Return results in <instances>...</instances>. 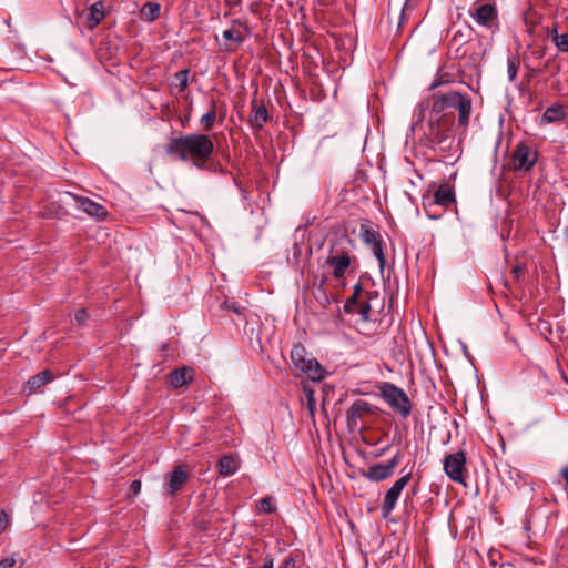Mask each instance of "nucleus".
<instances>
[{
  "label": "nucleus",
  "mask_w": 568,
  "mask_h": 568,
  "mask_svg": "<svg viewBox=\"0 0 568 568\" xmlns=\"http://www.w3.org/2000/svg\"><path fill=\"white\" fill-rule=\"evenodd\" d=\"M214 152V143L206 134H186L170 138L165 144V153L181 161L191 160L192 164L201 170L206 169V162Z\"/></svg>",
  "instance_id": "f257e3e1"
},
{
  "label": "nucleus",
  "mask_w": 568,
  "mask_h": 568,
  "mask_svg": "<svg viewBox=\"0 0 568 568\" xmlns=\"http://www.w3.org/2000/svg\"><path fill=\"white\" fill-rule=\"evenodd\" d=\"M450 110L458 111V126L466 130L473 110L471 99L466 93L447 91L432 95V113L439 115L454 114Z\"/></svg>",
  "instance_id": "f03ea898"
},
{
  "label": "nucleus",
  "mask_w": 568,
  "mask_h": 568,
  "mask_svg": "<svg viewBox=\"0 0 568 568\" xmlns=\"http://www.w3.org/2000/svg\"><path fill=\"white\" fill-rule=\"evenodd\" d=\"M454 123V114L443 115L440 113L439 115H436L430 112V116L427 123L423 126V135L420 141L434 150H449L454 142V138L452 136V129Z\"/></svg>",
  "instance_id": "7ed1b4c3"
},
{
  "label": "nucleus",
  "mask_w": 568,
  "mask_h": 568,
  "mask_svg": "<svg viewBox=\"0 0 568 568\" xmlns=\"http://www.w3.org/2000/svg\"><path fill=\"white\" fill-rule=\"evenodd\" d=\"M343 242H347L352 245V241L346 236L339 239L332 244L329 254L324 262V266L332 267L333 276L336 280L343 278L347 270L352 266V263L356 261V257L351 254L348 248L342 247Z\"/></svg>",
  "instance_id": "20e7f679"
},
{
  "label": "nucleus",
  "mask_w": 568,
  "mask_h": 568,
  "mask_svg": "<svg viewBox=\"0 0 568 568\" xmlns=\"http://www.w3.org/2000/svg\"><path fill=\"white\" fill-rule=\"evenodd\" d=\"M291 359L296 369L305 374L311 381L320 382L327 374L326 369L315 357H307L305 347L296 344L291 351Z\"/></svg>",
  "instance_id": "39448f33"
},
{
  "label": "nucleus",
  "mask_w": 568,
  "mask_h": 568,
  "mask_svg": "<svg viewBox=\"0 0 568 568\" xmlns=\"http://www.w3.org/2000/svg\"><path fill=\"white\" fill-rule=\"evenodd\" d=\"M456 204V194L454 186L448 183H440L433 192L423 196V207L427 215L432 219H437L440 214L433 213L436 206L448 209L450 205Z\"/></svg>",
  "instance_id": "423d86ee"
},
{
  "label": "nucleus",
  "mask_w": 568,
  "mask_h": 568,
  "mask_svg": "<svg viewBox=\"0 0 568 568\" xmlns=\"http://www.w3.org/2000/svg\"><path fill=\"white\" fill-rule=\"evenodd\" d=\"M383 399L398 413L403 418H407L412 412V403L407 394L394 384L385 383L381 387Z\"/></svg>",
  "instance_id": "0eeeda50"
},
{
  "label": "nucleus",
  "mask_w": 568,
  "mask_h": 568,
  "mask_svg": "<svg viewBox=\"0 0 568 568\" xmlns=\"http://www.w3.org/2000/svg\"><path fill=\"white\" fill-rule=\"evenodd\" d=\"M412 471L406 473L400 478H398L392 487L386 491L384 496V500L381 507V515L384 519L388 518L393 510L396 507L398 498L403 491V489L407 486L409 480L412 479Z\"/></svg>",
  "instance_id": "6e6552de"
},
{
  "label": "nucleus",
  "mask_w": 568,
  "mask_h": 568,
  "mask_svg": "<svg viewBox=\"0 0 568 568\" xmlns=\"http://www.w3.org/2000/svg\"><path fill=\"white\" fill-rule=\"evenodd\" d=\"M466 469V456L463 450L448 454L444 458V471L447 477L458 484H465L464 470Z\"/></svg>",
  "instance_id": "1a4fd4ad"
},
{
  "label": "nucleus",
  "mask_w": 568,
  "mask_h": 568,
  "mask_svg": "<svg viewBox=\"0 0 568 568\" xmlns=\"http://www.w3.org/2000/svg\"><path fill=\"white\" fill-rule=\"evenodd\" d=\"M469 14L475 21L488 29L497 28L498 12L494 3L474 4Z\"/></svg>",
  "instance_id": "9d476101"
},
{
  "label": "nucleus",
  "mask_w": 568,
  "mask_h": 568,
  "mask_svg": "<svg viewBox=\"0 0 568 568\" xmlns=\"http://www.w3.org/2000/svg\"><path fill=\"white\" fill-rule=\"evenodd\" d=\"M372 413V405L363 399H356L353 402L346 413L347 426L351 430H355L358 423L368 414Z\"/></svg>",
  "instance_id": "9b49d317"
},
{
  "label": "nucleus",
  "mask_w": 568,
  "mask_h": 568,
  "mask_svg": "<svg viewBox=\"0 0 568 568\" xmlns=\"http://www.w3.org/2000/svg\"><path fill=\"white\" fill-rule=\"evenodd\" d=\"M537 155L531 154L530 149L525 143H519L513 153V165L515 170L529 171L536 163Z\"/></svg>",
  "instance_id": "f8f14e48"
},
{
  "label": "nucleus",
  "mask_w": 568,
  "mask_h": 568,
  "mask_svg": "<svg viewBox=\"0 0 568 568\" xmlns=\"http://www.w3.org/2000/svg\"><path fill=\"white\" fill-rule=\"evenodd\" d=\"M72 197L74 199L78 206L81 210H83L88 215L93 216V217L98 219L99 221H102L106 217L108 211L103 205L92 201L89 197L74 195V194H72Z\"/></svg>",
  "instance_id": "ddd939ff"
},
{
  "label": "nucleus",
  "mask_w": 568,
  "mask_h": 568,
  "mask_svg": "<svg viewBox=\"0 0 568 568\" xmlns=\"http://www.w3.org/2000/svg\"><path fill=\"white\" fill-rule=\"evenodd\" d=\"M166 494L175 496L179 490L182 489L184 484L187 481L189 474L182 466H176L168 475Z\"/></svg>",
  "instance_id": "4468645a"
},
{
  "label": "nucleus",
  "mask_w": 568,
  "mask_h": 568,
  "mask_svg": "<svg viewBox=\"0 0 568 568\" xmlns=\"http://www.w3.org/2000/svg\"><path fill=\"white\" fill-rule=\"evenodd\" d=\"M473 28L470 26H466L464 29H458L452 40L449 41V49H455V58H462L466 54V51L463 50V47L468 43L473 36Z\"/></svg>",
  "instance_id": "2eb2a0df"
},
{
  "label": "nucleus",
  "mask_w": 568,
  "mask_h": 568,
  "mask_svg": "<svg viewBox=\"0 0 568 568\" xmlns=\"http://www.w3.org/2000/svg\"><path fill=\"white\" fill-rule=\"evenodd\" d=\"M194 378V369L190 366H182L170 372L169 381L173 388H180L190 384Z\"/></svg>",
  "instance_id": "dca6fc26"
},
{
  "label": "nucleus",
  "mask_w": 568,
  "mask_h": 568,
  "mask_svg": "<svg viewBox=\"0 0 568 568\" xmlns=\"http://www.w3.org/2000/svg\"><path fill=\"white\" fill-rule=\"evenodd\" d=\"M54 378L53 374L49 369H44L40 372L39 374L30 377L28 382L26 383L23 390L28 395H32L38 393L44 385L52 382Z\"/></svg>",
  "instance_id": "f3484780"
},
{
  "label": "nucleus",
  "mask_w": 568,
  "mask_h": 568,
  "mask_svg": "<svg viewBox=\"0 0 568 568\" xmlns=\"http://www.w3.org/2000/svg\"><path fill=\"white\" fill-rule=\"evenodd\" d=\"M567 118V111L565 105L561 102H555L550 106H548L541 119L540 124H554L564 121Z\"/></svg>",
  "instance_id": "a211bd4d"
},
{
  "label": "nucleus",
  "mask_w": 568,
  "mask_h": 568,
  "mask_svg": "<svg viewBox=\"0 0 568 568\" xmlns=\"http://www.w3.org/2000/svg\"><path fill=\"white\" fill-rule=\"evenodd\" d=\"M394 473L386 464H375L366 470H362V476L375 483L384 481L393 477Z\"/></svg>",
  "instance_id": "6ab92c4d"
},
{
  "label": "nucleus",
  "mask_w": 568,
  "mask_h": 568,
  "mask_svg": "<svg viewBox=\"0 0 568 568\" xmlns=\"http://www.w3.org/2000/svg\"><path fill=\"white\" fill-rule=\"evenodd\" d=\"M268 121V112L264 103H257L256 99L252 100V112L250 124L253 129L260 130Z\"/></svg>",
  "instance_id": "aec40b11"
},
{
  "label": "nucleus",
  "mask_w": 568,
  "mask_h": 568,
  "mask_svg": "<svg viewBox=\"0 0 568 568\" xmlns=\"http://www.w3.org/2000/svg\"><path fill=\"white\" fill-rule=\"evenodd\" d=\"M361 300H377L378 294L376 291H365L361 283H357L353 287V294L344 303V310H351L356 301Z\"/></svg>",
  "instance_id": "412c9836"
},
{
  "label": "nucleus",
  "mask_w": 568,
  "mask_h": 568,
  "mask_svg": "<svg viewBox=\"0 0 568 568\" xmlns=\"http://www.w3.org/2000/svg\"><path fill=\"white\" fill-rule=\"evenodd\" d=\"M373 300H361L358 298L351 310H344L347 314H358L363 322L371 320Z\"/></svg>",
  "instance_id": "4be33fe9"
},
{
  "label": "nucleus",
  "mask_w": 568,
  "mask_h": 568,
  "mask_svg": "<svg viewBox=\"0 0 568 568\" xmlns=\"http://www.w3.org/2000/svg\"><path fill=\"white\" fill-rule=\"evenodd\" d=\"M104 18L103 3L101 1L91 6L90 11L85 19V24L89 29L95 28Z\"/></svg>",
  "instance_id": "5701e85b"
},
{
  "label": "nucleus",
  "mask_w": 568,
  "mask_h": 568,
  "mask_svg": "<svg viewBox=\"0 0 568 568\" xmlns=\"http://www.w3.org/2000/svg\"><path fill=\"white\" fill-rule=\"evenodd\" d=\"M359 235L363 242L368 246L373 245L376 242H383L381 233L372 229L367 223L361 224Z\"/></svg>",
  "instance_id": "b1692460"
},
{
  "label": "nucleus",
  "mask_w": 568,
  "mask_h": 568,
  "mask_svg": "<svg viewBox=\"0 0 568 568\" xmlns=\"http://www.w3.org/2000/svg\"><path fill=\"white\" fill-rule=\"evenodd\" d=\"M239 466L232 456H222L217 463L219 474L222 476H231L236 473Z\"/></svg>",
  "instance_id": "393cba45"
},
{
  "label": "nucleus",
  "mask_w": 568,
  "mask_h": 568,
  "mask_svg": "<svg viewBox=\"0 0 568 568\" xmlns=\"http://www.w3.org/2000/svg\"><path fill=\"white\" fill-rule=\"evenodd\" d=\"M216 121V102L215 100H211L210 110L202 115L200 123L204 131H209L213 128Z\"/></svg>",
  "instance_id": "a878e982"
},
{
  "label": "nucleus",
  "mask_w": 568,
  "mask_h": 568,
  "mask_svg": "<svg viewBox=\"0 0 568 568\" xmlns=\"http://www.w3.org/2000/svg\"><path fill=\"white\" fill-rule=\"evenodd\" d=\"M142 13L146 17L149 21H153L159 17L160 13V4L153 2H146L142 8Z\"/></svg>",
  "instance_id": "bb28decb"
},
{
  "label": "nucleus",
  "mask_w": 568,
  "mask_h": 568,
  "mask_svg": "<svg viewBox=\"0 0 568 568\" xmlns=\"http://www.w3.org/2000/svg\"><path fill=\"white\" fill-rule=\"evenodd\" d=\"M303 392L306 397V406L310 412V415L313 417L315 413V406H316V399H315V392L307 385L303 386Z\"/></svg>",
  "instance_id": "cd10ccee"
},
{
  "label": "nucleus",
  "mask_w": 568,
  "mask_h": 568,
  "mask_svg": "<svg viewBox=\"0 0 568 568\" xmlns=\"http://www.w3.org/2000/svg\"><path fill=\"white\" fill-rule=\"evenodd\" d=\"M313 295L323 307L331 304V296L327 293L326 287H314Z\"/></svg>",
  "instance_id": "c85d7f7f"
},
{
  "label": "nucleus",
  "mask_w": 568,
  "mask_h": 568,
  "mask_svg": "<svg viewBox=\"0 0 568 568\" xmlns=\"http://www.w3.org/2000/svg\"><path fill=\"white\" fill-rule=\"evenodd\" d=\"M369 247L372 248L374 256L378 261L381 271H383L385 267V264H386V260H385V255H384V251H383V242H376L373 245H371Z\"/></svg>",
  "instance_id": "c756f323"
},
{
  "label": "nucleus",
  "mask_w": 568,
  "mask_h": 568,
  "mask_svg": "<svg viewBox=\"0 0 568 568\" xmlns=\"http://www.w3.org/2000/svg\"><path fill=\"white\" fill-rule=\"evenodd\" d=\"M555 47L564 53H568V32L552 37Z\"/></svg>",
  "instance_id": "7c9ffc66"
},
{
  "label": "nucleus",
  "mask_w": 568,
  "mask_h": 568,
  "mask_svg": "<svg viewBox=\"0 0 568 568\" xmlns=\"http://www.w3.org/2000/svg\"><path fill=\"white\" fill-rule=\"evenodd\" d=\"M189 73L187 69L181 70L175 73V80L178 81L179 91H184L189 85Z\"/></svg>",
  "instance_id": "2f4dec72"
},
{
  "label": "nucleus",
  "mask_w": 568,
  "mask_h": 568,
  "mask_svg": "<svg viewBox=\"0 0 568 568\" xmlns=\"http://www.w3.org/2000/svg\"><path fill=\"white\" fill-rule=\"evenodd\" d=\"M223 38L227 41H232V42H235V43H242L243 42V37L240 32V30L237 29H234V28H231V29H227L223 32Z\"/></svg>",
  "instance_id": "473e14b6"
},
{
  "label": "nucleus",
  "mask_w": 568,
  "mask_h": 568,
  "mask_svg": "<svg viewBox=\"0 0 568 568\" xmlns=\"http://www.w3.org/2000/svg\"><path fill=\"white\" fill-rule=\"evenodd\" d=\"M518 68H519V61L516 60V59H508V62H507V73H508V79L509 81H514L517 77V72H518Z\"/></svg>",
  "instance_id": "72a5a7b5"
},
{
  "label": "nucleus",
  "mask_w": 568,
  "mask_h": 568,
  "mask_svg": "<svg viewBox=\"0 0 568 568\" xmlns=\"http://www.w3.org/2000/svg\"><path fill=\"white\" fill-rule=\"evenodd\" d=\"M260 510L264 514H272L275 511V506L273 505L271 497H264L258 501Z\"/></svg>",
  "instance_id": "f704fd0d"
},
{
  "label": "nucleus",
  "mask_w": 568,
  "mask_h": 568,
  "mask_svg": "<svg viewBox=\"0 0 568 568\" xmlns=\"http://www.w3.org/2000/svg\"><path fill=\"white\" fill-rule=\"evenodd\" d=\"M402 460V454L399 450L386 463L388 468L395 474V469L400 464Z\"/></svg>",
  "instance_id": "c9c22d12"
},
{
  "label": "nucleus",
  "mask_w": 568,
  "mask_h": 568,
  "mask_svg": "<svg viewBox=\"0 0 568 568\" xmlns=\"http://www.w3.org/2000/svg\"><path fill=\"white\" fill-rule=\"evenodd\" d=\"M141 481L135 479L130 484L129 487V497H135L141 491Z\"/></svg>",
  "instance_id": "e433bc0d"
},
{
  "label": "nucleus",
  "mask_w": 568,
  "mask_h": 568,
  "mask_svg": "<svg viewBox=\"0 0 568 568\" xmlns=\"http://www.w3.org/2000/svg\"><path fill=\"white\" fill-rule=\"evenodd\" d=\"M526 271V266L524 264H517L513 266L511 274L516 278V281H519L520 277L524 275Z\"/></svg>",
  "instance_id": "4c0bfd02"
},
{
  "label": "nucleus",
  "mask_w": 568,
  "mask_h": 568,
  "mask_svg": "<svg viewBox=\"0 0 568 568\" xmlns=\"http://www.w3.org/2000/svg\"><path fill=\"white\" fill-rule=\"evenodd\" d=\"M326 283H327V276L325 274L316 275L313 278L314 287H326Z\"/></svg>",
  "instance_id": "58836bf2"
},
{
  "label": "nucleus",
  "mask_w": 568,
  "mask_h": 568,
  "mask_svg": "<svg viewBox=\"0 0 568 568\" xmlns=\"http://www.w3.org/2000/svg\"><path fill=\"white\" fill-rule=\"evenodd\" d=\"M74 317L79 325H83L85 323V321L88 320L89 314L84 308H81V310L77 311Z\"/></svg>",
  "instance_id": "ea45409f"
},
{
  "label": "nucleus",
  "mask_w": 568,
  "mask_h": 568,
  "mask_svg": "<svg viewBox=\"0 0 568 568\" xmlns=\"http://www.w3.org/2000/svg\"><path fill=\"white\" fill-rule=\"evenodd\" d=\"M227 308L232 310L234 313L242 315L244 307H242L237 302H232L227 304Z\"/></svg>",
  "instance_id": "a19ab883"
},
{
  "label": "nucleus",
  "mask_w": 568,
  "mask_h": 568,
  "mask_svg": "<svg viewBox=\"0 0 568 568\" xmlns=\"http://www.w3.org/2000/svg\"><path fill=\"white\" fill-rule=\"evenodd\" d=\"M16 560L13 558H4L0 561L1 568H14Z\"/></svg>",
  "instance_id": "79ce46f5"
},
{
  "label": "nucleus",
  "mask_w": 568,
  "mask_h": 568,
  "mask_svg": "<svg viewBox=\"0 0 568 568\" xmlns=\"http://www.w3.org/2000/svg\"><path fill=\"white\" fill-rule=\"evenodd\" d=\"M8 515L6 511H0V531H2L3 529H6L7 525H8Z\"/></svg>",
  "instance_id": "37998d69"
},
{
  "label": "nucleus",
  "mask_w": 568,
  "mask_h": 568,
  "mask_svg": "<svg viewBox=\"0 0 568 568\" xmlns=\"http://www.w3.org/2000/svg\"><path fill=\"white\" fill-rule=\"evenodd\" d=\"M261 568H274V560L271 555L263 558V565Z\"/></svg>",
  "instance_id": "c03bdc74"
},
{
  "label": "nucleus",
  "mask_w": 568,
  "mask_h": 568,
  "mask_svg": "<svg viewBox=\"0 0 568 568\" xmlns=\"http://www.w3.org/2000/svg\"><path fill=\"white\" fill-rule=\"evenodd\" d=\"M161 353L163 356H168L169 354H172V347L170 344H163L161 346Z\"/></svg>",
  "instance_id": "a18cd8bd"
},
{
  "label": "nucleus",
  "mask_w": 568,
  "mask_h": 568,
  "mask_svg": "<svg viewBox=\"0 0 568 568\" xmlns=\"http://www.w3.org/2000/svg\"><path fill=\"white\" fill-rule=\"evenodd\" d=\"M561 476L564 477L566 485L568 486V466L561 469Z\"/></svg>",
  "instance_id": "49530a36"
},
{
  "label": "nucleus",
  "mask_w": 568,
  "mask_h": 568,
  "mask_svg": "<svg viewBox=\"0 0 568 568\" xmlns=\"http://www.w3.org/2000/svg\"><path fill=\"white\" fill-rule=\"evenodd\" d=\"M291 565H293V559L287 558L283 561L282 566L280 568H288Z\"/></svg>",
  "instance_id": "de8ad7c7"
},
{
  "label": "nucleus",
  "mask_w": 568,
  "mask_h": 568,
  "mask_svg": "<svg viewBox=\"0 0 568 568\" xmlns=\"http://www.w3.org/2000/svg\"><path fill=\"white\" fill-rule=\"evenodd\" d=\"M390 445H386L385 447H383L377 454H376V457H381L383 456L388 449H389Z\"/></svg>",
  "instance_id": "09e8293b"
},
{
  "label": "nucleus",
  "mask_w": 568,
  "mask_h": 568,
  "mask_svg": "<svg viewBox=\"0 0 568 568\" xmlns=\"http://www.w3.org/2000/svg\"><path fill=\"white\" fill-rule=\"evenodd\" d=\"M549 34H550V37H551V38H552V37H555V36H560V34L558 33V31H557V27H554V28L549 31Z\"/></svg>",
  "instance_id": "8fccbe9b"
},
{
  "label": "nucleus",
  "mask_w": 568,
  "mask_h": 568,
  "mask_svg": "<svg viewBox=\"0 0 568 568\" xmlns=\"http://www.w3.org/2000/svg\"><path fill=\"white\" fill-rule=\"evenodd\" d=\"M525 529H526V530H529V521H526V523H525Z\"/></svg>",
  "instance_id": "3c124183"
},
{
  "label": "nucleus",
  "mask_w": 568,
  "mask_h": 568,
  "mask_svg": "<svg viewBox=\"0 0 568 568\" xmlns=\"http://www.w3.org/2000/svg\"><path fill=\"white\" fill-rule=\"evenodd\" d=\"M565 235L568 237V226L565 229Z\"/></svg>",
  "instance_id": "603ef678"
}]
</instances>
